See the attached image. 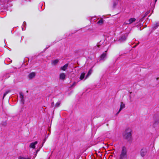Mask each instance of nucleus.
<instances>
[{
  "label": "nucleus",
  "instance_id": "nucleus-1",
  "mask_svg": "<svg viewBox=\"0 0 159 159\" xmlns=\"http://www.w3.org/2000/svg\"><path fill=\"white\" fill-rule=\"evenodd\" d=\"M132 132V130L129 127L126 128L123 133L124 138L128 140H130L131 137Z\"/></svg>",
  "mask_w": 159,
  "mask_h": 159
},
{
  "label": "nucleus",
  "instance_id": "nucleus-2",
  "mask_svg": "<svg viewBox=\"0 0 159 159\" xmlns=\"http://www.w3.org/2000/svg\"><path fill=\"white\" fill-rule=\"evenodd\" d=\"M119 159H127V150L125 147L122 148Z\"/></svg>",
  "mask_w": 159,
  "mask_h": 159
},
{
  "label": "nucleus",
  "instance_id": "nucleus-3",
  "mask_svg": "<svg viewBox=\"0 0 159 159\" xmlns=\"http://www.w3.org/2000/svg\"><path fill=\"white\" fill-rule=\"evenodd\" d=\"M147 149L146 148L142 149L140 151V154L141 156L143 157L145 156L147 154Z\"/></svg>",
  "mask_w": 159,
  "mask_h": 159
},
{
  "label": "nucleus",
  "instance_id": "nucleus-4",
  "mask_svg": "<svg viewBox=\"0 0 159 159\" xmlns=\"http://www.w3.org/2000/svg\"><path fill=\"white\" fill-rule=\"evenodd\" d=\"M135 20L136 19L135 18H131L130 19L128 20L125 21L124 23V24H130L135 22Z\"/></svg>",
  "mask_w": 159,
  "mask_h": 159
},
{
  "label": "nucleus",
  "instance_id": "nucleus-5",
  "mask_svg": "<svg viewBox=\"0 0 159 159\" xmlns=\"http://www.w3.org/2000/svg\"><path fill=\"white\" fill-rule=\"evenodd\" d=\"M127 36V34L122 35L119 39L118 40L120 42H123L126 40Z\"/></svg>",
  "mask_w": 159,
  "mask_h": 159
},
{
  "label": "nucleus",
  "instance_id": "nucleus-6",
  "mask_svg": "<svg viewBox=\"0 0 159 159\" xmlns=\"http://www.w3.org/2000/svg\"><path fill=\"white\" fill-rule=\"evenodd\" d=\"M125 107V104L123 103L122 102H121L120 108L118 111L117 113L116 114H118L122 109H123Z\"/></svg>",
  "mask_w": 159,
  "mask_h": 159
},
{
  "label": "nucleus",
  "instance_id": "nucleus-7",
  "mask_svg": "<svg viewBox=\"0 0 159 159\" xmlns=\"http://www.w3.org/2000/svg\"><path fill=\"white\" fill-rule=\"evenodd\" d=\"M37 143L38 142L37 141H35L34 142L30 144L29 147L30 148L34 149L35 148V145L37 144Z\"/></svg>",
  "mask_w": 159,
  "mask_h": 159
},
{
  "label": "nucleus",
  "instance_id": "nucleus-8",
  "mask_svg": "<svg viewBox=\"0 0 159 159\" xmlns=\"http://www.w3.org/2000/svg\"><path fill=\"white\" fill-rule=\"evenodd\" d=\"M107 58V54L106 53H103L100 56V60H104Z\"/></svg>",
  "mask_w": 159,
  "mask_h": 159
},
{
  "label": "nucleus",
  "instance_id": "nucleus-9",
  "mask_svg": "<svg viewBox=\"0 0 159 159\" xmlns=\"http://www.w3.org/2000/svg\"><path fill=\"white\" fill-rule=\"evenodd\" d=\"M58 59H56L54 60H52L51 63L52 65L55 66L59 62Z\"/></svg>",
  "mask_w": 159,
  "mask_h": 159
},
{
  "label": "nucleus",
  "instance_id": "nucleus-10",
  "mask_svg": "<svg viewBox=\"0 0 159 159\" xmlns=\"http://www.w3.org/2000/svg\"><path fill=\"white\" fill-rule=\"evenodd\" d=\"M59 76V78L60 80H64L66 77V75L64 73H61Z\"/></svg>",
  "mask_w": 159,
  "mask_h": 159
},
{
  "label": "nucleus",
  "instance_id": "nucleus-11",
  "mask_svg": "<svg viewBox=\"0 0 159 159\" xmlns=\"http://www.w3.org/2000/svg\"><path fill=\"white\" fill-rule=\"evenodd\" d=\"M35 76V73L34 72L30 73L28 75V77L30 79L33 78Z\"/></svg>",
  "mask_w": 159,
  "mask_h": 159
},
{
  "label": "nucleus",
  "instance_id": "nucleus-12",
  "mask_svg": "<svg viewBox=\"0 0 159 159\" xmlns=\"http://www.w3.org/2000/svg\"><path fill=\"white\" fill-rule=\"evenodd\" d=\"M68 66V64H66L63 66L61 67V69L64 71H65L67 69Z\"/></svg>",
  "mask_w": 159,
  "mask_h": 159
},
{
  "label": "nucleus",
  "instance_id": "nucleus-13",
  "mask_svg": "<svg viewBox=\"0 0 159 159\" xmlns=\"http://www.w3.org/2000/svg\"><path fill=\"white\" fill-rule=\"evenodd\" d=\"M18 159H30V158L27 156L26 157H22L20 156L18 157Z\"/></svg>",
  "mask_w": 159,
  "mask_h": 159
},
{
  "label": "nucleus",
  "instance_id": "nucleus-14",
  "mask_svg": "<svg viewBox=\"0 0 159 159\" xmlns=\"http://www.w3.org/2000/svg\"><path fill=\"white\" fill-rule=\"evenodd\" d=\"M85 73H82L80 77V80H83L85 77Z\"/></svg>",
  "mask_w": 159,
  "mask_h": 159
},
{
  "label": "nucleus",
  "instance_id": "nucleus-15",
  "mask_svg": "<svg viewBox=\"0 0 159 159\" xmlns=\"http://www.w3.org/2000/svg\"><path fill=\"white\" fill-rule=\"evenodd\" d=\"M92 73V70L91 69H90L89 70L87 75H86L85 78V79H86V78H87Z\"/></svg>",
  "mask_w": 159,
  "mask_h": 159
},
{
  "label": "nucleus",
  "instance_id": "nucleus-16",
  "mask_svg": "<svg viewBox=\"0 0 159 159\" xmlns=\"http://www.w3.org/2000/svg\"><path fill=\"white\" fill-rule=\"evenodd\" d=\"M103 20L102 19L100 20L97 22V23L100 25H101L103 24Z\"/></svg>",
  "mask_w": 159,
  "mask_h": 159
},
{
  "label": "nucleus",
  "instance_id": "nucleus-17",
  "mask_svg": "<svg viewBox=\"0 0 159 159\" xmlns=\"http://www.w3.org/2000/svg\"><path fill=\"white\" fill-rule=\"evenodd\" d=\"M10 92L9 91H7L6 92L3 94V98L4 97Z\"/></svg>",
  "mask_w": 159,
  "mask_h": 159
},
{
  "label": "nucleus",
  "instance_id": "nucleus-18",
  "mask_svg": "<svg viewBox=\"0 0 159 159\" xmlns=\"http://www.w3.org/2000/svg\"><path fill=\"white\" fill-rule=\"evenodd\" d=\"M60 104V102H57L55 104V107H58Z\"/></svg>",
  "mask_w": 159,
  "mask_h": 159
},
{
  "label": "nucleus",
  "instance_id": "nucleus-19",
  "mask_svg": "<svg viewBox=\"0 0 159 159\" xmlns=\"http://www.w3.org/2000/svg\"><path fill=\"white\" fill-rule=\"evenodd\" d=\"M20 98H21V100H22L24 98L23 95L22 93H20Z\"/></svg>",
  "mask_w": 159,
  "mask_h": 159
},
{
  "label": "nucleus",
  "instance_id": "nucleus-20",
  "mask_svg": "<svg viewBox=\"0 0 159 159\" xmlns=\"http://www.w3.org/2000/svg\"><path fill=\"white\" fill-rule=\"evenodd\" d=\"M76 84V83L75 82H74L73 83V84L71 85V87H73L75 86Z\"/></svg>",
  "mask_w": 159,
  "mask_h": 159
},
{
  "label": "nucleus",
  "instance_id": "nucleus-21",
  "mask_svg": "<svg viewBox=\"0 0 159 159\" xmlns=\"http://www.w3.org/2000/svg\"><path fill=\"white\" fill-rule=\"evenodd\" d=\"M39 150H37V151H36V155H35V156H36V154H37V152L39 151Z\"/></svg>",
  "mask_w": 159,
  "mask_h": 159
},
{
  "label": "nucleus",
  "instance_id": "nucleus-22",
  "mask_svg": "<svg viewBox=\"0 0 159 159\" xmlns=\"http://www.w3.org/2000/svg\"><path fill=\"white\" fill-rule=\"evenodd\" d=\"M26 24L25 22H24L23 23V25H25Z\"/></svg>",
  "mask_w": 159,
  "mask_h": 159
},
{
  "label": "nucleus",
  "instance_id": "nucleus-23",
  "mask_svg": "<svg viewBox=\"0 0 159 159\" xmlns=\"http://www.w3.org/2000/svg\"><path fill=\"white\" fill-rule=\"evenodd\" d=\"M99 48V47H98V45H97V46H95V49H96V48Z\"/></svg>",
  "mask_w": 159,
  "mask_h": 159
},
{
  "label": "nucleus",
  "instance_id": "nucleus-24",
  "mask_svg": "<svg viewBox=\"0 0 159 159\" xmlns=\"http://www.w3.org/2000/svg\"><path fill=\"white\" fill-rule=\"evenodd\" d=\"M22 30H23V28L22 27Z\"/></svg>",
  "mask_w": 159,
  "mask_h": 159
},
{
  "label": "nucleus",
  "instance_id": "nucleus-25",
  "mask_svg": "<svg viewBox=\"0 0 159 159\" xmlns=\"http://www.w3.org/2000/svg\"><path fill=\"white\" fill-rule=\"evenodd\" d=\"M155 2H157V0H155Z\"/></svg>",
  "mask_w": 159,
  "mask_h": 159
},
{
  "label": "nucleus",
  "instance_id": "nucleus-26",
  "mask_svg": "<svg viewBox=\"0 0 159 159\" xmlns=\"http://www.w3.org/2000/svg\"><path fill=\"white\" fill-rule=\"evenodd\" d=\"M158 79V78H157V80Z\"/></svg>",
  "mask_w": 159,
  "mask_h": 159
},
{
  "label": "nucleus",
  "instance_id": "nucleus-27",
  "mask_svg": "<svg viewBox=\"0 0 159 159\" xmlns=\"http://www.w3.org/2000/svg\"><path fill=\"white\" fill-rule=\"evenodd\" d=\"M53 103V102H52V105Z\"/></svg>",
  "mask_w": 159,
  "mask_h": 159
},
{
  "label": "nucleus",
  "instance_id": "nucleus-28",
  "mask_svg": "<svg viewBox=\"0 0 159 159\" xmlns=\"http://www.w3.org/2000/svg\"><path fill=\"white\" fill-rule=\"evenodd\" d=\"M42 146H43V145H42V146H41V148L42 147Z\"/></svg>",
  "mask_w": 159,
  "mask_h": 159
},
{
  "label": "nucleus",
  "instance_id": "nucleus-29",
  "mask_svg": "<svg viewBox=\"0 0 159 159\" xmlns=\"http://www.w3.org/2000/svg\"><path fill=\"white\" fill-rule=\"evenodd\" d=\"M42 146H43V145H42V146H41V148L42 147Z\"/></svg>",
  "mask_w": 159,
  "mask_h": 159
},
{
  "label": "nucleus",
  "instance_id": "nucleus-30",
  "mask_svg": "<svg viewBox=\"0 0 159 159\" xmlns=\"http://www.w3.org/2000/svg\"><path fill=\"white\" fill-rule=\"evenodd\" d=\"M107 52V51H106L105 52Z\"/></svg>",
  "mask_w": 159,
  "mask_h": 159
}]
</instances>
